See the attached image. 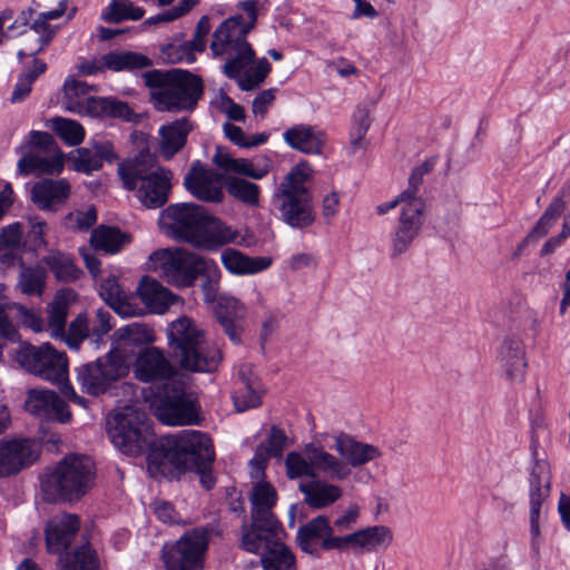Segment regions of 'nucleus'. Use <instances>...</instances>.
Segmentation results:
<instances>
[{
	"mask_svg": "<svg viewBox=\"0 0 570 570\" xmlns=\"http://www.w3.org/2000/svg\"><path fill=\"white\" fill-rule=\"evenodd\" d=\"M108 436L111 443L127 455H138L150 448L147 466L153 475L177 478L194 471L207 490L215 485L212 471L215 453L212 440L197 430H183L151 443L153 434L146 414L125 407L108 417Z\"/></svg>",
	"mask_w": 570,
	"mask_h": 570,
	"instance_id": "nucleus-1",
	"label": "nucleus"
},
{
	"mask_svg": "<svg viewBox=\"0 0 570 570\" xmlns=\"http://www.w3.org/2000/svg\"><path fill=\"white\" fill-rule=\"evenodd\" d=\"M259 0H246L238 9L246 17L235 14L225 19L214 31L210 51L215 57L227 56L223 72L236 79L242 90H252L264 81L271 71L266 58L254 61L255 52L247 41V35L255 28Z\"/></svg>",
	"mask_w": 570,
	"mask_h": 570,
	"instance_id": "nucleus-2",
	"label": "nucleus"
},
{
	"mask_svg": "<svg viewBox=\"0 0 570 570\" xmlns=\"http://www.w3.org/2000/svg\"><path fill=\"white\" fill-rule=\"evenodd\" d=\"M135 377L155 386L158 419L167 425L197 423V409L191 393L186 391V376L170 362L165 352L150 346L140 351L134 364Z\"/></svg>",
	"mask_w": 570,
	"mask_h": 570,
	"instance_id": "nucleus-3",
	"label": "nucleus"
},
{
	"mask_svg": "<svg viewBox=\"0 0 570 570\" xmlns=\"http://www.w3.org/2000/svg\"><path fill=\"white\" fill-rule=\"evenodd\" d=\"M334 455L315 441L306 443L301 451L286 455V474L294 480L302 474L321 472L333 481H345L352 475V469L361 468L382 456L379 446L358 441L355 436L338 432L333 434Z\"/></svg>",
	"mask_w": 570,
	"mask_h": 570,
	"instance_id": "nucleus-4",
	"label": "nucleus"
},
{
	"mask_svg": "<svg viewBox=\"0 0 570 570\" xmlns=\"http://www.w3.org/2000/svg\"><path fill=\"white\" fill-rule=\"evenodd\" d=\"M118 175L126 189H137V198L145 207L157 208L168 200L173 173L157 166L148 154L120 163Z\"/></svg>",
	"mask_w": 570,
	"mask_h": 570,
	"instance_id": "nucleus-5",
	"label": "nucleus"
},
{
	"mask_svg": "<svg viewBox=\"0 0 570 570\" xmlns=\"http://www.w3.org/2000/svg\"><path fill=\"white\" fill-rule=\"evenodd\" d=\"M95 465L86 455H68L41 476L47 501H72L85 495L94 484Z\"/></svg>",
	"mask_w": 570,
	"mask_h": 570,
	"instance_id": "nucleus-6",
	"label": "nucleus"
},
{
	"mask_svg": "<svg viewBox=\"0 0 570 570\" xmlns=\"http://www.w3.org/2000/svg\"><path fill=\"white\" fill-rule=\"evenodd\" d=\"M151 98L158 110L193 109L203 95V82L197 76L183 70L154 71L146 76Z\"/></svg>",
	"mask_w": 570,
	"mask_h": 570,
	"instance_id": "nucleus-7",
	"label": "nucleus"
},
{
	"mask_svg": "<svg viewBox=\"0 0 570 570\" xmlns=\"http://www.w3.org/2000/svg\"><path fill=\"white\" fill-rule=\"evenodd\" d=\"M151 98L158 110L193 109L203 95V82L197 76L183 70L154 71L146 76Z\"/></svg>",
	"mask_w": 570,
	"mask_h": 570,
	"instance_id": "nucleus-8",
	"label": "nucleus"
},
{
	"mask_svg": "<svg viewBox=\"0 0 570 570\" xmlns=\"http://www.w3.org/2000/svg\"><path fill=\"white\" fill-rule=\"evenodd\" d=\"M312 169L307 163L293 167L278 187L276 197L283 220L294 228H306L315 220L312 196L305 186Z\"/></svg>",
	"mask_w": 570,
	"mask_h": 570,
	"instance_id": "nucleus-9",
	"label": "nucleus"
},
{
	"mask_svg": "<svg viewBox=\"0 0 570 570\" xmlns=\"http://www.w3.org/2000/svg\"><path fill=\"white\" fill-rule=\"evenodd\" d=\"M203 257L178 247L154 250L146 263V269L158 274L176 287H189L199 276Z\"/></svg>",
	"mask_w": 570,
	"mask_h": 570,
	"instance_id": "nucleus-10",
	"label": "nucleus"
},
{
	"mask_svg": "<svg viewBox=\"0 0 570 570\" xmlns=\"http://www.w3.org/2000/svg\"><path fill=\"white\" fill-rule=\"evenodd\" d=\"M129 372L125 356L118 350H111L94 362L76 368V380L82 392L99 396L106 393L118 380Z\"/></svg>",
	"mask_w": 570,
	"mask_h": 570,
	"instance_id": "nucleus-11",
	"label": "nucleus"
},
{
	"mask_svg": "<svg viewBox=\"0 0 570 570\" xmlns=\"http://www.w3.org/2000/svg\"><path fill=\"white\" fill-rule=\"evenodd\" d=\"M16 362L27 372L52 383H63L68 375V360L63 352L49 343L39 346L21 343L14 351Z\"/></svg>",
	"mask_w": 570,
	"mask_h": 570,
	"instance_id": "nucleus-12",
	"label": "nucleus"
},
{
	"mask_svg": "<svg viewBox=\"0 0 570 570\" xmlns=\"http://www.w3.org/2000/svg\"><path fill=\"white\" fill-rule=\"evenodd\" d=\"M63 169V154L57 147L52 136L45 131L29 134L28 151L17 164V173L21 176L53 175Z\"/></svg>",
	"mask_w": 570,
	"mask_h": 570,
	"instance_id": "nucleus-13",
	"label": "nucleus"
},
{
	"mask_svg": "<svg viewBox=\"0 0 570 570\" xmlns=\"http://www.w3.org/2000/svg\"><path fill=\"white\" fill-rule=\"evenodd\" d=\"M209 543V531L195 528L185 532L175 543L166 544L163 558L167 570H203Z\"/></svg>",
	"mask_w": 570,
	"mask_h": 570,
	"instance_id": "nucleus-14",
	"label": "nucleus"
},
{
	"mask_svg": "<svg viewBox=\"0 0 570 570\" xmlns=\"http://www.w3.org/2000/svg\"><path fill=\"white\" fill-rule=\"evenodd\" d=\"M425 205L420 197L405 203L399 213L396 225L391 234L390 256L397 259L405 255L420 235L424 224Z\"/></svg>",
	"mask_w": 570,
	"mask_h": 570,
	"instance_id": "nucleus-15",
	"label": "nucleus"
},
{
	"mask_svg": "<svg viewBox=\"0 0 570 570\" xmlns=\"http://www.w3.org/2000/svg\"><path fill=\"white\" fill-rule=\"evenodd\" d=\"M425 205L420 197L405 203L399 213L396 225L391 234L390 256L397 259L405 255L420 235L424 224Z\"/></svg>",
	"mask_w": 570,
	"mask_h": 570,
	"instance_id": "nucleus-16",
	"label": "nucleus"
},
{
	"mask_svg": "<svg viewBox=\"0 0 570 570\" xmlns=\"http://www.w3.org/2000/svg\"><path fill=\"white\" fill-rule=\"evenodd\" d=\"M224 179V174L207 168L200 161H195L185 175L184 185L197 199L218 204L224 199L222 186Z\"/></svg>",
	"mask_w": 570,
	"mask_h": 570,
	"instance_id": "nucleus-17",
	"label": "nucleus"
},
{
	"mask_svg": "<svg viewBox=\"0 0 570 570\" xmlns=\"http://www.w3.org/2000/svg\"><path fill=\"white\" fill-rule=\"evenodd\" d=\"M205 214L204 207L184 203L169 206L164 219L176 238L193 245Z\"/></svg>",
	"mask_w": 570,
	"mask_h": 570,
	"instance_id": "nucleus-18",
	"label": "nucleus"
},
{
	"mask_svg": "<svg viewBox=\"0 0 570 570\" xmlns=\"http://www.w3.org/2000/svg\"><path fill=\"white\" fill-rule=\"evenodd\" d=\"M243 242L244 238L237 229L206 213L193 246L199 249L217 250L225 245H240Z\"/></svg>",
	"mask_w": 570,
	"mask_h": 570,
	"instance_id": "nucleus-19",
	"label": "nucleus"
},
{
	"mask_svg": "<svg viewBox=\"0 0 570 570\" xmlns=\"http://www.w3.org/2000/svg\"><path fill=\"white\" fill-rule=\"evenodd\" d=\"M24 407L30 414L42 421L67 423L71 417L66 402L50 390H30Z\"/></svg>",
	"mask_w": 570,
	"mask_h": 570,
	"instance_id": "nucleus-20",
	"label": "nucleus"
},
{
	"mask_svg": "<svg viewBox=\"0 0 570 570\" xmlns=\"http://www.w3.org/2000/svg\"><path fill=\"white\" fill-rule=\"evenodd\" d=\"M175 354L180 367L188 372L212 373L222 361L218 346L206 337Z\"/></svg>",
	"mask_w": 570,
	"mask_h": 570,
	"instance_id": "nucleus-21",
	"label": "nucleus"
},
{
	"mask_svg": "<svg viewBox=\"0 0 570 570\" xmlns=\"http://www.w3.org/2000/svg\"><path fill=\"white\" fill-rule=\"evenodd\" d=\"M213 164L226 175L235 174L256 180L264 178L272 167V163L267 157L253 159L235 158L223 147L216 148Z\"/></svg>",
	"mask_w": 570,
	"mask_h": 570,
	"instance_id": "nucleus-22",
	"label": "nucleus"
},
{
	"mask_svg": "<svg viewBox=\"0 0 570 570\" xmlns=\"http://www.w3.org/2000/svg\"><path fill=\"white\" fill-rule=\"evenodd\" d=\"M281 529L278 521L252 519L250 524L242 527L240 548L247 552L262 556L279 540Z\"/></svg>",
	"mask_w": 570,
	"mask_h": 570,
	"instance_id": "nucleus-23",
	"label": "nucleus"
},
{
	"mask_svg": "<svg viewBox=\"0 0 570 570\" xmlns=\"http://www.w3.org/2000/svg\"><path fill=\"white\" fill-rule=\"evenodd\" d=\"M321 472L313 474H302L297 479L308 478V480L299 483L298 489L304 495V502L312 509H324L336 501L343 495L341 487L331 482L332 480H324L317 476Z\"/></svg>",
	"mask_w": 570,
	"mask_h": 570,
	"instance_id": "nucleus-24",
	"label": "nucleus"
},
{
	"mask_svg": "<svg viewBox=\"0 0 570 570\" xmlns=\"http://www.w3.org/2000/svg\"><path fill=\"white\" fill-rule=\"evenodd\" d=\"M70 196V185L66 179H40L30 189V199L40 210L56 212Z\"/></svg>",
	"mask_w": 570,
	"mask_h": 570,
	"instance_id": "nucleus-25",
	"label": "nucleus"
},
{
	"mask_svg": "<svg viewBox=\"0 0 570 570\" xmlns=\"http://www.w3.org/2000/svg\"><path fill=\"white\" fill-rule=\"evenodd\" d=\"M498 361L504 376L512 382H520L524 377L527 362L523 342L517 336H507L498 350Z\"/></svg>",
	"mask_w": 570,
	"mask_h": 570,
	"instance_id": "nucleus-26",
	"label": "nucleus"
},
{
	"mask_svg": "<svg viewBox=\"0 0 570 570\" xmlns=\"http://www.w3.org/2000/svg\"><path fill=\"white\" fill-rule=\"evenodd\" d=\"M99 295L121 317H132L141 314V308L135 303L131 292L125 289L114 275H109L101 281Z\"/></svg>",
	"mask_w": 570,
	"mask_h": 570,
	"instance_id": "nucleus-27",
	"label": "nucleus"
},
{
	"mask_svg": "<svg viewBox=\"0 0 570 570\" xmlns=\"http://www.w3.org/2000/svg\"><path fill=\"white\" fill-rule=\"evenodd\" d=\"M79 530V518L76 514H60L50 519L46 527V544L50 553H61L72 542Z\"/></svg>",
	"mask_w": 570,
	"mask_h": 570,
	"instance_id": "nucleus-28",
	"label": "nucleus"
},
{
	"mask_svg": "<svg viewBox=\"0 0 570 570\" xmlns=\"http://www.w3.org/2000/svg\"><path fill=\"white\" fill-rule=\"evenodd\" d=\"M36 458L35 444L29 440H12L0 444V476L20 471Z\"/></svg>",
	"mask_w": 570,
	"mask_h": 570,
	"instance_id": "nucleus-29",
	"label": "nucleus"
},
{
	"mask_svg": "<svg viewBox=\"0 0 570 570\" xmlns=\"http://www.w3.org/2000/svg\"><path fill=\"white\" fill-rule=\"evenodd\" d=\"M77 294L71 288L58 291L52 302L47 306L46 331L50 337H65V328L70 306L76 302Z\"/></svg>",
	"mask_w": 570,
	"mask_h": 570,
	"instance_id": "nucleus-30",
	"label": "nucleus"
},
{
	"mask_svg": "<svg viewBox=\"0 0 570 570\" xmlns=\"http://www.w3.org/2000/svg\"><path fill=\"white\" fill-rule=\"evenodd\" d=\"M284 141L303 154L318 155L325 145V134L309 125H295L283 132Z\"/></svg>",
	"mask_w": 570,
	"mask_h": 570,
	"instance_id": "nucleus-31",
	"label": "nucleus"
},
{
	"mask_svg": "<svg viewBox=\"0 0 570 570\" xmlns=\"http://www.w3.org/2000/svg\"><path fill=\"white\" fill-rule=\"evenodd\" d=\"M287 436L277 426H272L267 440L257 446L253 459L249 461V474L252 479H261L265 474L266 463L269 456H281L286 448Z\"/></svg>",
	"mask_w": 570,
	"mask_h": 570,
	"instance_id": "nucleus-32",
	"label": "nucleus"
},
{
	"mask_svg": "<svg viewBox=\"0 0 570 570\" xmlns=\"http://www.w3.org/2000/svg\"><path fill=\"white\" fill-rule=\"evenodd\" d=\"M136 293L146 308L155 314H164L178 299L159 282L147 276L141 278Z\"/></svg>",
	"mask_w": 570,
	"mask_h": 570,
	"instance_id": "nucleus-33",
	"label": "nucleus"
},
{
	"mask_svg": "<svg viewBox=\"0 0 570 570\" xmlns=\"http://www.w3.org/2000/svg\"><path fill=\"white\" fill-rule=\"evenodd\" d=\"M244 304L234 296H220L216 307V316L232 342H240V321L245 316Z\"/></svg>",
	"mask_w": 570,
	"mask_h": 570,
	"instance_id": "nucleus-34",
	"label": "nucleus"
},
{
	"mask_svg": "<svg viewBox=\"0 0 570 570\" xmlns=\"http://www.w3.org/2000/svg\"><path fill=\"white\" fill-rule=\"evenodd\" d=\"M193 126L188 118L183 117L163 125L159 130V153L165 159H170L185 146Z\"/></svg>",
	"mask_w": 570,
	"mask_h": 570,
	"instance_id": "nucleus-35",
	"label": "nucleus"
},
{
	"mask_svg": "<svg viewBox=\"0 0 570 570\" xmlns=\"http://www.w3.org/2000/svg\"><path fill=\"white\" fill-rule=\"evenodd\" d=\"M220 262L228 273L237 276L254 275L272 265L269 257H250L235 248H225Z\"/></svg>",
	"mask_w": 570,
	"mask_h": 570,
	"instance_id": "nucleus-36",
	"label": "nucleus"
},
{
	"mask_svg": "<svg viewBox=\"0 0 570 570\" xmlns=\"http://www.w3.org/2000/svg\"><path fill=\"white\" fill-rule=\"evenodd\" d=\"M205 337L204 330L187 316L173 321L168 327L169 345L175 353L200 342Z\"/></svg>",
	"mask_w": 570,
	"mask_h": 570,
	"instance_id": "nucleus-37",
	"label": "nucleus"
},
{
	"mask_svg": "<svg viewBox=\"0 0 570 570\" xmlns=\"http://www.w3.org/2000/svg\"><path fill=\"white\" fill-rule=\"evenodd\" d=\"M261 479H253L255 484L250 492L252 519L277 521L272 509L276 503L277 494L274 487Z\"/></svg>",
	"mask_w": 570,
	"mask_h": 570,
	"instance_id": "nucleus-38",
	"label": "nucleus"
},
{
	"mask_svg": "<svg viewBox=\"0 0 570 570\" xmlns=\"http://www.w3.org/2000/svg\"><path fill=\"white\" fill-rule=\"evenodd\" d=\"M330 532H333V528L328 519L318 515L299 528L296 540L304 552L316 554L318 547L323 548V541L326 540Z\"/></svg>",
	"mask_w": 570,
	"mask_h": 570,
	"instance_id": "nucleus-39",
	"label": "nucleus"
},
{
	"mask_svg": "<svg viewBox=\"0 0 570 570\" xmlns=\"http://www.w3.org/2000/svg\"><path fill=\"white\" fill-rule=\"evenodd\" d=\"M393 542V532L385 525H372L353 532V552H373Z\"/></svg>",
	"mask_w": 570,
	"mask_h": 570,
	"instance_id": "nucleus-40",
	"label": "nucleus"
},
{
	"mask_svg": "<svg viewBox=\"0 0 570 570\" xmlns=\"http://www.w3.org/2000/svg\"><path fill=\"white\" fill-rule=\"evenodd\" d=\"M529 502L531 508H543L551 492L550 465L544 460H537L530 472Z\"/></svg>",
	"mask_w": 570,
	"mask_h": 570,
	"instance_id": "nucleus-41",
	"label": "nucleus"
},
{
	"mask_svg": "<svg viewBox=\"0 0 570 570\" xmlns=\"http://www.w3.org/2000/svg\"><path fill=\"white\" fill-rule=\"evenodd\" d=\"M66 10L67 0H59V8L37 13L30 26L31 30L38 35L39 47L36 52L43 50L52 41L59 28L53 21L61 18Z\"/></svg>",
	"mask_w": 570,
	"mask_h": 570,
	"instance_id": "nucleus-42",
	"label": "nucleus"
},
{
	"mask_svg": "<svg viewBox=\"0 0 570 570\" xmlns=\"http://www.w3.org/2000/svg\"><path fill=\"white\" fill-rule=\"evenodd\" d=\"M91 245L107 254H117L131 243V235L118 227L100 225L90 235Z\"/></svg>",
	"mask_w": 570,
	"mask_h": 570,
	"instance_id": "nucleus-43",
	"label": "nucleus"
},
{
	"mask_svg": "<svg viewBox=\"0 0 570 570\" xmlns=\"http://www.w3.org/2000/svg\"><path fill=\"white\" fill-rule=\"evenodd\" d=\"M48 273L43 266L21 265L16 283V289L27 296H41L46 289Z\"/></svg>",
	"mask_w": 570,
	"mask_h": 570,
	"instance_id": "nucleus-44",
	"label": "nucleus"
},
{
	"mask_svg": "<svg viewBox=\"0 0 570 570\" xmlns=\"http://www.w3.org/2000/svg\"><path fill=\"white\" fill-rule=\"evenodd\" d=\"M89 114V117H115L126 121H135L136 115L124 101L115 98L99 97L98 100H91L87 105V109H82Z\"/></svg>",
	"mask_w": 570,
	"mask_h": 570,
	"instance_id": "nucleus-45",
	"label": "nucleus"
},
{
	"mask_svg": "<svg viewBox=\"0 0 570 570\" xmlns=\"http://www.w3.org/2000/svg\"><path fill=\"white\" fill-rule=\"evenodd\" d=\"M42 262L60 282H73L81 275V271L76 266L75 258L71 255L61 252H50L42 258Z\"/></svg>",
	"mask_w": 570,
	"mask_h": 570,
	"instance_id": "nucleus-46",
	"label": "nucleus"
},
{
	"mask_svg": "<svg viewBox=\"0 0 570 570\" xmlns=\"http://www.w3.org/2000/svg\"><path fill=\"white\" fill-rule=\"evenodd\" d=\"M65 108L73 114H78L80 116H89L88 112H85L82 109H87V105L91 100H98L99 97H90L88 96L89 87L81 81L69 79L65 82Z\"/></svg>",
	"mask_w": 570,
	"mask_h": 570,
	"instance_id": "nucleus-47",
	"label": "nucleus"
},
{
	"mask_svg": "<svg viewBox=\"0 0 570 570\" xmlns=\"http://www.w3.org/2000/svg\"><path fill=\"white\" fill-rule=\"evenodd\" d=\"M104 66L112 71L142 69L151 66V60L141 53L115 51L102 57Z\"/></svg>",
	"mask_w": 570,
	"mask_h": 570,
	"instance_id": "nucleus-48",
	"label": "nucleus"
},
{
	"mask_svg": "<svg viewBox=\"0 0 570 570\" xmlns=\"http://www.w3.org/2000/svg\"><path fill=\"white\" fill-rule=\"evenodd\" d=\"M261 563L264 570H295V557L282 538L261 556Z\"/></svg>",
	"mask_w": 570,
	"mask_h": 570,
	"instance_id": "nucleus-49",
	"label": "nucleus"
},
{
	"mask_svg": "<svg viewBox=\"0 0 570 570\" xmlns=\"http://www.w3.org/2000/svg\"><path fill=\"white\" fill-rule=\"evenodd\" d=\"M145 14V10L129 0H111L102 10L101 19L109 23H119L124 20L137 21Z\"/></svg>",
	"mask_w": 570,
	"mask_h": 570,
	"instance_id": "nucleus-50",
	"label": "nucleus"
},
{
	"mask_svg": "<svg viewBox=\"0 0 570 570\" xmlns=\"http://www.w3.org/2000/svg\"><path fill=\"white\" fill-rule=\"evenodd\" d=\"M225 187L230 196L248 206H258L261 188L257 184L240 177L227 176Z\"/></svg>",
	"mask_w": 570,
	"mask_h": 570,
	"instance_id": "nucleus-51",
	"label": "nucleus"
},
{
	"mask_svg": "<svg viewBox=\"0 0 570 570\" xmlns=\"http://www.w3.org/2000/svg\"><path fill=\"white\" fill-rule=\"evenodd\" d=\"M112 336L117 343L125 346H142L154 342L153 330L137 322L119 327Z\"/></svg>",
	"mask_w": 570,
	"mask_h": 570,
	"instance_id": "nucleus-52",
	"label": "nucleus"
},
{
	"mask_svg": "<svg viewBox=\"0 0 570 570\" xmlns=\"http://www.w3.org/2000/svg\"><path fill=\"white\" fill-rule=\"evenodd\" d=\"M423 174H424V171L422 168H415L409 178V187L404 191H402L395 199L387 202V203L380 204L376 207V213L379 215H384L395 207H399L400 212H402V206L405 203H409L412 199H415L417 197L416 193H417L419 186L422 183Z\"/></svg>",
	"mask_w": 570,
	"mask_h": 570,
	"instance_id": "nucleus-53",
	"label": "nucleus"
},
{
	"mask_svg": "<svg viewBox=\"0 0 570 570\" xmlns=\"http://www.w3.org/2000/svg\"><path fill=\"white\" fill-rule=\"evenodd\" d=\"M51 129L69 146H77L85 138L83 127L76 120L56 117L50 120Z\"/></svg>",
	"mask_w": 570,
	"mask_h": 570,
	"instance_id": "nucleus-54",
	"label": "nucleus"
},
{
	"mask_svg": "<svg viewBox=\"0 0 570 570\" xmlns=\"http://www.w3.org/2000/svg\"><path fill=\"white\" fill-rule=\"evenodd\" d=\"M90 334L88 316L81 313L70 322L68 330L65 328V337H59L58 341L65 342L70 350L77 351Z\"/></svg>",
	"mask_w": 570,
	"mask_h": 570,
	"instance_id": "nucleus-55",
	"label": "nucleus"
},
{
	"mask_svg": "<svg viewBox=\"0 0 570 570\" xmlns=\"http://www.w3.org/2000/svg\"><path fill=\"white\" fill-rule=\"evenodd\" d=\"M60 563V570H97L98 568L97 558L88 546H82L72 554H67Z\"/></svg>",
	"mask_w": 570,
	"mask_h": 570,
	"instance_id": "nucleus-56",
	"label": "nucleus"
},
{
	"mask_svg": "<svg viewBox=\"0 0 570 570\" xmlns=\"http://www.w3.org/2000/svg\"><path fill=\"white\" fill-rule=\"evenodd\" d=\"M28 230L24 244L30 250L37 252L47 247L46 236L49 233L47 222L38 215L28 216Z\"/></svg>",
	"mask_w": 570,
	"mask_h": 570,
	"instance_id": "nucleus-57",
	"label": "nucleus"
},
{
	"mask_svg": "<svg viewBox=\"0 0 570 570\" xmlns=\"http://www.w3.org/2000/svg\"><path fill=\"white\" fill-rule=\"evenodd\" d=\"M199 269V276L205 277V282L203 283L205 301L214 302L222 278V272L215 261L204 257L202 268Z\"/></svg>",
	"mask_w": 570,
	"mask_h": 570,
	"instance_id": "nucleus-58",
	"label": "nucleus"
},
{
	"mask_svg": "<svg viewBox=\"0 0 570 570\" xmlns=\"http://www.w3.org/2000/svg\"><path fill=\"white\" fill-rule=\"evenodd\" d=\"M22 225L11 223L0 230V255L7 256L19 250L22 246Z\"/></svg>",
	"mask_w": 570,
	"mask_h": 570,
	"instance_id": "nucleus-59",
	"label": "nucleus"
},
{
	"mask_svg": "<svg viewBox=\"0 0 570 570\" xmlns=\"http://www.w3.org/2000/svg\"><path fill=\"white\" fill-rule=\"evenodd\" d=\"M371 126L370 112L364 107H358L353 114L351 127V145L354 149L364 147V137Z\"/></svg>",
	"mask_w": 570,
	"mask_h": 570,
	"instance_id": "nucleus-60",
	"label": "nucleus"
},
{
	"mask_svg": "<svg viewBox=\"0 0 570 570\" xmlns=\"http://www.w3.org/2000/svg\"><path fill=\"white\" fill-rule=\"evenodd\" d=\"M564 209V202L561 198H556L549 207L546 209L543 215L538 220L537 225L533 227L532 232L529 234V237H542L544 236L551 226L556 223V220L560 217Z\"/></svg>",
	"mask_w": 570,
	"mask_h": 570,
	"instance_id": "nucleus-61",
	"label": "nucleus"
},
{
	"mask_svg": "<svg viewBox=\"0 0 570 570\" xmlns=\"http://www.w3.org/2000/svg\"><path fill=\"white\" fill-rule=\"evenodd\" d=\"M262 390L259 385L249 387L237 386L233 400L237 412H244L257 407L262 402Z\"/></svg>",
	"mask_w": 570,
	"mask_h": 570,
	"instance_id": "nucleus-62",
	"label": "nucleus"
},
{
	"mask_svg": "<svg viewBox=\"0 0 570 570\" xmlns=\"http://www.w3.org/2000/svg\"><path fill=\"white\" fill-rule=\"evenodd\" d=\"M73 169L77 171L90 174L102 167L99 155L91 148H79L71 154Z\"/></svg>",
	"mask_w": 570,
	"mask_h": 570,
	"instance_id": "nucleus-63",
	"label": "nucleus"
},
{
	"mask_svg": "<svg viewBox=\"0 0 570 570\" xmlns=\"http://www.w3.org/2000/svg\"><path fill=\"white\" fill-rule=\"evenodd\" d=\"M3 292L4 287L0 285V336L14 342L18 338V331L8 315V311L14 309V303L10 304Z\"/></svg>",
	"mask_w": 570,
	"mask_h": 570,
	"instance_id": "nucleus-64",
	"label": "nucleus"
}]
</instances>
